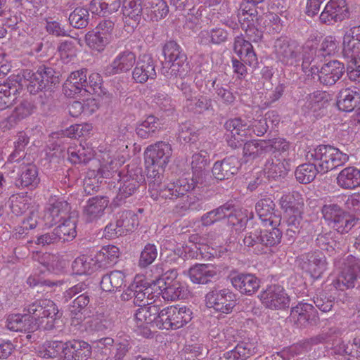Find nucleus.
<instances>
[{"label":"nucleus","mask_w":360,"mask_h":360,"mask_svg":"<svg viewBox=\"0 0 360 360\" xmlns=\"http://www.w3.org/2000/svg\"><path fill=\"white\" fill-rule=\"evenodd\" d=\"M148 193L154 200L162 202L174 200L190 191L193 190V183L189 182L187 178L179 179L176 182L163 184V176L160 172H149Z\"/></svg>","instance_id":"1"},{"label":"nucleus","mask_w":360,"mask_h":360,"mask_svg":"<svg viewBox=\"0 0 360 360\" xmlns=\"http://www.w3.org/2000/svg\"><path fill=\"white\" fill-rule=\"evenodd\" d=\"M307 158L314 160L319 173L326 174L349 161V155L330 145H319L308 152Z\"/></svg>","instance_id":"2"},{"label":"nucleus","mask_w":360,"mask_h":360,"mask_svg":"<svg viewBox=\"0 0 360 360\" xmlns=\"http://www.w3.org/2000/svg\"><path fill=\"white\" fill-rule=\"evenodd\" d=\"M172 155V146L165 141H158L148 146L144 153L145 165L147 170V176L153 170L160 172L169 163Z\"/></svg>","instance_id":"3"},{"label":"nucleus","mask_w":360,"mask_h":360,"mask_svg":"<svg viewBox=\"0 0 360 360\" xmlns=\"http://www.w3.org/2000/svg\"><path fill=\"white\" fill-rule=\"evenodd\" d=\"M192 319V311L186 307L169 306L162 309L160 329L177 330L185 326Z\"/></svg>","instance_id":"4"},{"label":"nucleus","mask_w":360,"mask_h":360,"mask_svg":"<svg viewBox=\"0 0 360 360\" xmlns=\"http://www.w3.org/2000/svg\"><path fill=\"white\" fill-rule=\"evenodd\" d=\"M321 212L328 224L340 233H347L355 225V219L337 204L323 205Z\"/></svg>","instance_id":"5"},{"label":"nucleus","mask_w":360,"mask_h":360,"mask_svg":"<svg viewBox=\"0 0 360 360\" xmlns=\"http://www.w3.org/2000/svg\"><path fill=\"white\" fill-rule=\"evenodd\" d=\"M162 309L157 304L141 306L134 314L136 326L143 336L148 337L150 335V327H156L160 329L159 321H160Z\"/></svg>","instance_id":"6"},{"label":"nucleus","mask_w":360,"mask_h":360,"mask_svg":"<svg viewBox=\"0 0 360 360\" xmlns=\"http://www.w3.org/2000/svg\"><path fill=\"white\" fill-rule=\"evenodd\" d=\"M163 54L170 63L171 73L176 76H184L188 72L187 56L181 47L174 41H167L163 47Z\"/></svg>","instance_id":"7"},{"label":"nucleus","mask_w":360,"mask_h":360,"mask_svg":"<svg viewBox=\"0 0 360 360\" xmlns=\"http://www.w3.org/2000/svg\"><path fill=\"white\" fill-rule=\"evenodd\" d=\"M358 280H360V261L350 256L333 284L337 290H345L355 287Z\"/></svg>","instance_id":"8"},{"label":"nucleus","mask_w":360,"mask_h":360,"mask_svg":"<svg viewBox=\"0 0 360 360\" xmlns=\"http://www.w3.org/2000/svg\"><path fill=\"white\" fill-rule=\"evenodd\" d=\"M206 305L217 311L230 313L236 304V295L229 289L212 290L205 296Z\"/></svg>","instance_id":"9"},{"label":"nucleus","mask_w":360,"mask_h":360,"mask_svg":"<svg viewBox=\"0 0 360 360\" xmlns=\"http://www.w3.org/2000/svg\"><path fill=\"white\" fill-rule=\"evenodd\" d=\"M233 207L231 205L226 203L213 210L204 214L201 217V222L203 226H207L214 223L224 219L226 217L229 219V223L232 226L240 224L243 226L247 221V217H238L236 213H233Z\"/></svg>","instance_id":"10"},{"label":"nucleus","mask_w":360,"mask_h":360,"mask_svg":"<svg viewBox=\"0 0 360 360\" xmlns=\"http://www.w3.org/2000/svg\"><path fill=\"white\" fill-rule=\"evenodd\" d=\"M262 303L271 309H283L289 307L290 297L280 285H270L259 295Z\"/></svg>","instance_id":"11"},{"label":"nucleus","mask_w":360,"mask_h":360,"mask_svg":"<svg viewBox=\"0 0 360 360\" xmlns=\"http://www.w3.org/2000/svg\"><path fill=\"white\" fill-rule=\"evenodd\" d=\"M300 51L297 43L287 37H280L274 43L276 58L285 65H292L296 63Z\"/></svg>","instance_id":"12"},{"label":"nucleus","mask_w":360,"mask_h":360,"mask_svg":"<svg viewBox=\"0 0 360 360\" xmlns=\"http://www.w3.org/2000/svg\"><path fill=\"white\" fill-rule=\"evenodd\" d=\"M349 15L345 0H330L321 12L319 19L322 23L330 25L340 22Z\"/></svg>","instance_id":"13"},{"label":"nucleus","mask_w":360,"mask_h":360,"mask_svg":"<svg viewBox=\"0 0 360 360\" xmlns=\"http://www.w3.org/2000/svg\"><path fill=\"white\" fill-rule=\"evenodd\" d=\"M224 128L231 133V138L227 140V143L232 148H236L250 135V125L240 117L228 120Z\"/></svg>","instance_id":"14"},{"label":"nucleus","mask_w":360,"mask_h":360,"mask_svg":"<svg viewBox=\"0 0 360 360\" xmlns=\"http://www.w3.org/2000/svg\"><path fill=\"white\" fill-rule=\"evenodd\" d=\"M301 267L314 278H319L326 269V259L321 251L309 252L301 257Z\"/></svg>","instance_id":"15"},{"label":"nucleus","mask_w":360,"mask_h":360,"mask_svg":"<svg viewBox=\"0 0 360 360\" xmlns=\"http://www.w3.org/2000/svg\"><path fill=\"white\" fill-rule=\"evenodd\" d=\"M33 105L27 101H22L15 107L12 113L0 121V129L3 131L11 130L16 127L22 120L32 115Z\"/></svg>","instance_id":"16"},{"label":"nucleus","mask_w":360,"mask_h":360,"mask_svg":"<svg viewBox=\"0 0 360 360\" xmlns=\"http://www.w3.org/2000/svg\"><path fill=\"white\" fill-rule=\"evenodd\" d=\"M345 71L344 64L334 60L323 64L320 70L317 69L316 75H318L321 84L330 86L342 77Z\"/></svg>","instance_id":"17"},{"label":"nucleus","mask_w":360,"mask_h":360,"mask_svg":"<svg viewBox=\"0 0 360 360\" xmlns=\"http://www.w3.org/2000/svg\"><path fill=\"white\" fill-rule=\"evenodd\" d=\"M241 166L237 157L229 156L217 161L212 167V174L217 180L229 179L236 174Z\"/></svg>","instance_id":"18"},{"label":"nucleus","mask_w":360,"mask_h":360,"mask_svg":"<svg viewBox=\"0 0 360 360\" xmlns=\"http://www.w3.org/2000/svg\"><path fill=\"white\" fill-rule=\"evenodd\" d=\"M136 63L134 52L126 50L120 52L105 69V74L111 76L129 71Z\"/></svg>","instance_id":"19"},{"label":"nucleus","mask_w":360,"mask_h":360,"mask_svg":"<svg viewBox=\"0 0 360 360\" xmlns=\"http://www.w3.org/2000/svg\"><path fill=\"white\" fill-rule=\"evenodd\" d=\"M255 210L264 226H277L281 222L280 215L275 212V204L271 198L259 200Z\"/></svg>","instance_id":"20"},{"label":"nucleus","mask_w":360,"mask_h":360,"mask_svg":"<svg viewBox=\"0 0 360 360\" xmlns=\"http://www.w3.org/2000/svg\"><path fill=\"white\" fill-rule=\"evenodd\" d=\"M155 67L151 56L148 54L141 56L133 71V78L139 83H145L148 79H155L156 77Z\"/></svg>","instance_id":"21"},{"label":"nucleus","mask_w":360,"mask_h":360,"mask_svg":"<svg viewBox=\"0 0 360 360\" xmlns=\"http://www.w3.org/2000/svg\"><path fill=\"white\" fill-rule=\"evenodd\" d=\"M63 360H85L91 354V346L84 341L72 340L63 345Z\"/></svg>","instance_id":"22"},{"label":"nucleus","mask_w":360,"mask_h":360,"mask_svg":"<svg viewBox=\"0 0 360 360\" xmlns=\"http://www.w3.org/2000/svg\"><path fill=\"white\" fill-rule=\"evenodd\" d=\"M86 71L80 70L72 72L63 85V92L68 97L86 93Z\"/></svg>","instance_id":"23"},{"label":"nucleus","mask_w":360,"mask_h":360,"mask_svg":"<svg viewBox=\"0 0 360 360\" xmlns=\"http://www.w3.org/2000/svg\"><path fill=\"white\" fill-rule=\"evenodd\" d=\"M210 164V156L206 150H200L192 155L191 168L193 177L188 179L189 182L193 183V188L198 184H202L206 167Z\"/></svg>","instance_id":"24"},{"label":"nucleus","mask_w":360,"mask_h":360,"mask_svg":"<svg viewBox=\"0 0 360 360\" xmlns=\"http://www.w3.org/2000/svg\"><path fill=\"white\" fill-rule=\"evenodd\" d=\"M290 169V160L281 156V154H275L266 162L264 172L268 179L276 180L283 178Z\"/></svg>","instance_id":"25"},{"label":"nucleus","mask_w":360,"mask_h":360,"mask_svg":"<svg viewBox=\"0 0 360 360\" xmlns=\"http://www.w3.org/2000/svg\"><path fill=\"white\" fill-rule=\"evenodd\" d=\"M233 286L241 293L252 295L259 288V280L251 274H237L231 278Z\"/></svg>","instance_id":"26"},{"label":"nucleus","mask_w":360,"mask_h":360,"mask_svg":"<svg viewBox=\"0 0 360 360\" xmlns=\"http://www.w3.org/2000/svg\"><path fill=\"white\" fill-rule=\"evenodd\" d=\"M120 183L118 193L116 199L123 200L132 195L143 181L141 174H126L117 179Z\"/></svg>","instance_id":"27"},{"label":"nucleus","mask_w":360,"mask_h":360,"mask_svg":"<svg viewBox=\"0 0 360 360\" xmlns=\"http://www.w3.org/2000/svg\"><path fill=\"white\" fill-rule=\"evenodd\" d=\"M109 200L106 196H96L89 198L83 208V214L86 221L91 222L100 218L108 207Z\"/></svg>","instance_id":"28"},{"label":"nucleus","mask_w":360,"mask_h":360,"mask_svg":"<svg viewBox=\"0 0 360 360\" xmlns=\"http://www.w3.org/2000/svg\"><path fill=\"white\" fill-rule=\"evenodd\" d=\"M336 184L345 190H352L360 186V169L355 167H345L338 174Z\"/></svg>","instance_id":"29"},{"label":"nucleus","mask_w":360,"mask_h":360,"mask_svg":"<svg viewBox=\"0 0 360 360\" xmlns=\"http://www.w3.org/2000/svg\"><path fill=\"white\" fill-rule=\"evenodd\" d=\"M234 51L240 60L250 66L257 64V57L251 43L243 37H237L234 41Z\"/></svg>","instance_id":"30"},{"label":"nucleus","mask_w":360,"mask_h":360,"mask_svg":"<svg viewBox=\"0 0 360 360\" xmlns=\"http://www.w3.org/2000/svg\"><path fill=\"white\" fill-rule=\"evenodd\" d=\"M141 1L124 0L122 13L124 22L131 27H136L141 21L143 6Z\"/></svg>","instance_id":"31"},{"label":"nucleus","mask_w":360,"mask_h":360,"mask_svg":"<svg viewBox=\"0 0 360 360\" xmlns=\"http://www.w3.org/2000/svg\"><path fill=\"white\" fill-rule=\"evenodd\" d=\"M191 281L195 284H207L217 276L216 270L209 264H197L188 270Z\"/></svg>","instance_id":"32"},{"label":"nucleus","mask_w":360,"mask_h":360,"mask_svg":"<svg viewBox=\"0 0 360 360\" xmlns=\"http://www.w3.org/2000/svg\"><path fill=\"white\" fill-rule=\"evenodd\" d=\"M280 205L285 214L303 212L304 198L299 192L292 191L281 198Z\"/></svg>","instance_id":"33"},{"label":"nucleus","mask_w":360,"mask_h":360,"mask_svg":"<svg viewBox=\"0 0 360 360\" xmlns=\"http://www.w3.org/2000/svg\"><path fill=\"white\" fill-rule=\"evenodd\" d=\"M154 287L159 288L165 300L174 301L184 296V287L179 281H157Z\"/></svg>","instance_id":"34"},{"label":"nucleus","mask_w":360,"mask_h":360,"mask_svg":"<svg viewBox=\"0 0 360 360\" xmlns=\"http://www.w3.org/2000/svg\"><path fill=\"white\" fill-rule=\"evenodd\" d=\"M70 212L68 203L64 200H56L47 208L45 217L51 226L67 219Z\"/></svg>","instance_id":"35"},{"label":"nucleus","mask_w":360,"mask_h":360,"mask_svg":"<svg viewBox=\"0 0 360 360\" xmlns=\"http://www.w3.org/2000/svg\"><path fill=\"white\" fill-rule=\"evenodd\" d=\"M6 327L10 330L19 332H32L37 330V324L28 316L11 314L6 319Z\"/></svg>","instance_id":"36"},{"label":"nucleus","mask_w":360,"mask_h":360,"mask_svg":"<svg viewBox=\"0 0 360 360\" xmlns=\"http://www.w3.org/2000/svg\"><path fill=\"white\" fill-rule=\"evenodd\" d=\"M125 276L121 271H112L102 277L100 285L103 291L112 292L120 290L124 285Z\"/></svg>","instance_id":"37"},{"label":"nucleus","mask_w":360,"mask_h":360,"mask_svg":"<svg viewBox=\"0 0 360 360\" xmlns=\"http://www.w3.org/2000/svg\"><path fill=\"white\" fill-rule=\"evenodd\" d=\"M161 125L162 124L158 117L149 115L137 125L136 132L140 138L148 139L159 132Z\"/></svg>","instance_id":"38"},{"label":"nucleus","mask_w":360,"mask_h":360,"mask_svg":"<svg viewBox=\"0 0 360 360\" xmlns=\"http://www.w3.org/2000/svg\"><path fill=\"white\" fill-rule=\"evenodd\" d=\"M114 323L115 321L110 314L101 311H97L87 322L89 328L94 331L112 330Z\"/></svg>","instance_id":"39"},{"label":"nucleus","mask_w":360,"mask_h":360,"mask_svg":"<svg viewBox=\"0 0 360 360\" xmlns=\"http://www.w3.org/2000/svg\"><path fill=\"white\" fill-rule=\"evenodd\" d=\"M116 224L120 229V233L127 235L134 232L139 224V217L132 211H123L119 213Z\"/></svg>","instance_id":"40"},{"label":"nucleus","mask_w":360,"mask_h":360,"mask_svg":"<svg viewBox=\"0 0 360 360\" xmlns=\"http://www.w3.org/2000/svg\"><path fill=\"white\" fill-rule=\"evenodd\" d=\"M316 53L317 48L312 45L306 44L303 47L302 70L305 74L311 77L316 75V71L318 69L316 60L319 56H316Z\"/></svg>","instance_id":"41"},{"label":"nucleus","mask_w":360,"mask_h":360,"mask_svg":"<svg viewBox=\"0 0 360 360\" xmlns=\"http://www.w3.org/2000/svg\"><path fill=\"white\" fill-rule=\"evenodd\" d=\"M121 6V0H91L89 10L95 14L103 16L117 12Z\"/></svg>","instance_id":"42"},{"label":"nucleus","mask_w":360,"mask_h":360,"mask_svg":"<svg viewBox=\"0 0 360 360\" xmlns=\"http://www.w3.org/2000/svg\"><path fill=\"white\" fill-rule=\"evenodd\" d=\"M90 302L89 296L86 293L78 295L70 306V316L72 324L78 325L83 321L84 316L82 313Z\"/></svg>","instance_id":"43"},{"label":"nucleus","mask_w":360,"mask_h":360,"mask_svg":"<svg viewBox=\"0 0 360 360\" xmlns=\"http://www.w3.org/2000/svg\"><path fill=\"white\" fill-rule=\"evenodd\" d=\"M359 99V93L349 89H345L340 92L337 105L340 110L351 112L356 106Z\"/></svg>","instance_id":"44"},{"label":"nucleus","mask_w":360,"mask_h":360,"mask_svg":"<svg viewBox=\"0 0 360 360\" xmlns=\"http://www.w3.org/2000/svg\"><path fill=\"white\" fill-rule=\"evenodd\" d=\"M266 141H250L243 146V158L245 162L252 160L268 152Z\"/></svg>","instance_id":"45"},{"label":"nucleus","mask_w":360,"mask_h":360,"mask_svg":"<svg viewBox=\"0 0 360 360\" xmlns=\"http://www.w3.org/2000/svg\"><path fill=\"white\" fill-rule=\"evenodd\" d=\"M212 86L218 101L226 105H232L236 99V93H234L227 84H222L218 78L212 79Z\"/></svg>","instance_id":"46"},{"label":"nucleus","mask_w":360,"mask_h":360,"mask_svg":"<svg viewBox=\"0 0 360 360\" xmlns=\"http://www.w3.org/2000/svg\"><path fill=\"white\" fill-rule=\"evenodd\" d=\"M314 312V307L308 303H299L292 307L290 318L296 323L304 326L308 322Z\"/></svg>","instance_id":"47"},{"label":"nucleus","mask_w":360,"mask_h":360,"mask_svg":"<svg viewBox=\"0 0 360 360\" xmlns=\"http://www.w3.org/2000/svg\"><path fill=\"white\" fill-rule=\"evenodd\" d=\"M329 94L326 91H316L306 97L304 108L314 112L326 108L328 103Z\"/></svg>","instance_id":"48"},{"label":"nucleus","mask_w":360,"mask_h":360,"mask_svg":"<svg viewBox=\"0 0 360 360\" xmlns=\"http://www.w3.org/2000/svg\"><path fill=\"white\" fill-rule=\"evenodd\" d=\"M302 214L303 212L285 214L287 224L285 237L289 243H292L300 231Z\"/></svg>","instance_id":"49"},{"label":"nucleus","mask_w":360,"mask_h":360,"mask_svg":"<svg viewBox=\"0 0 360 360\" xmlns=\"http://www.w3.org/2000/svg\"><path fill=\"white\" fill-rule=\"evenodd\" d=\"M30 142V137L25 131H20L16 135V139L14 141V150L9 155L8 161L11 162H19L24 159L25 147Z\"/></svg>","instance_id":"50"},{"label":"nucleus","mask_w":360,"mask_h":360,"mask_svg":"<svg viewBox=\"0 0 360 360\" xmlns=\"http://www.w3.org/2000/svg\"><path fill=\"white\" fill-rule=\"evenodd\" d=\"M156 287H154V283L146 286L145 285H139L136 283L134 303L141 307L153 304L152 300L155 297L153 290Z\"/></svg>","instance_id":"51"},{"label":"nucleus","mask_w":360,"mask_h":360,"mask_svg":"<svg viewBox=\"0 0 360 360\" xmlns=\"http://www.w3.org/2000/svg\"><path fill=\"white\" fill-rule=\"evenodd\" d=\"M18 89L9 83L0 84V110H5L16 103Z\"/></svg>","instance_id":"52"},{"label":"nucleus","mask_w":360,"mask_h":360,"mask_svg":"<svg viewBox=\"0 0 360 360\" xmlns=\"http://www.w3.org/2000/svg\"><path fill=\"white\" fill-rule=\"evenodd\" d=\"M319 172L316 164L305 163L298 166L295 172L296 179L301 184L311 182Z\"/></svg>","instance_id":"53"},{"label":"nucleus","mask_w":360,"mask_h":360,"mask_svg":"<svg viewBox=\"0 0 360 360\" xmlns=\"http://www.w3.org/2000/svg\"><path fill=\"white\" fill-rule=\"evenodd\" d=\"M269 121H271L272 124L276 125L279 122L278 114L274 111H269L266 113L264 117H262L260 119L255 120L252 124H250V127H252L257 136H261L267 131Z\"/></svg>","instance_id":"54"},{"label":"nucleus","mask_w":360,"mask_h":360,"mask_svg":"<svg viewBox=\"0 0 360 360\" xmlns=\"http://www.w3.org/2000/svg\"><path fill=\"white\" fill-rule=\"evenodd\" d=\"M22 187L36 186L39 183L38 169L34 165L28 164L22 167V172L18 180Z\"/></svg>","instance_id":"55"},{"label":"nucleus","mask_w":360,"mask_h":360,"mask_svg":"<svg viewBox=\"0 0 360 360\" xmlns=\"http://www.w3.org/2000/svg\"><path fill=\"white\" fill-rule=\"evenodd\" d=\"M110 38L99 32H89L85 35L86 45L91 49L101 52L110 43Z\"/></svg>","instance_id":"56"},{"label":"nucleus","mask_w":360,"mask_h":360,"mask_svg":"<svg viewBox=\"0 0 360 360\" xmlns=\"http://www.w3.org/2000/svg\"><path fill=\"white\" fill-rule=\"evenodd\" d=\"M54 230L59 240H71L75 238L77 235L76 221L68 217L61 224L55 228Z\"/></svg>","instance_id":"57"},{"label":"nucleus","mask_w":360,"mask_h":360,"mask_svg":"<svg viewBox=\"0 0 360 360\" xmlns=\"http://www.w3.org/2000/svg\"><path fill=\"white\" fill-rule=\"evenodd\" d=\"M38 70L33 72L29 70H25L22 72L25 85L31 94H36L40 91L45 90L44 84L41 82V76Z\"/></svg>","instance_id":"58"},{"label":"nucleus","mask_w":360,"mask_h":360,"mask_svg":"<svg viewBox=\"0 0 360 360\" xmlns=\"http://www.w3.org/2000/svg\"><path fill=\"white\" fill-rule=\"evenodd\" d=\"M95 267L96 264L93 259L86 255L77 257L72 264L73 272L77 275L91 274Z\"/></svg>","instance_id":"59"},{"label":"nucleus","mask_w":360,"mask_h":360,"mask_svg":"<svg viewBox=\"0 0 360 360\" xmlns=\"http://www.w3.org/2000/svg\"><path fill=\"white\" fill-rule=\"evenodd\" d=\"M343 53L347 60L360 58V41L345 35L343 37Z\"/></svg>","instance_id":"60"},{"label":"nucleus","mask_w":360,"mask_h":360,"mask_svg":"<svg viewBox=\"0 0 360 360\" xmlns=\"http://www.w3.org/2000/svg\"><path fill=\"white\" fill-rule=\"evenodd\" d=\"M89 10L84 8H76L69 16L70 24L77 29L86 27L89 24Z\"/></svg>","instance_id":"61"},{"label":"nucleus","mask_w":360,"mask_h":360,"mask_svg":"<svg viewBox=\"0 0 360 360\" xmlns=\"http://www.w3.org/2000/svg\"><path fill=\"white\" fill-rule=\"evenodd\" d=\"M63 345L60 341H46L38 347L37 354L42 358H55L63 350Z\"/></svg>","instance_id":"62"},{"label":"nucleus","mask_w":360,"mask_h":360,"mask_svg":"<svg viewBox=\"0 0 360 360\" xmlns=\"http://www.w3.org/2000/svg\"><path fill=\"white\" fill-rule=\"evenodd\" d=\"M120 250L115 245H107L101 248L98 254V259L104 262V265H112L117 262Z\"/></svg>","instance_id":"63"},{"label":"nucleus","mask_w":360,"mask_h":360,"mask_svg":"<svg viewBox=\"0 0 360 360\" xmlns=\"http://www.w3.org/2000/svg\"><path fill=\"white\" fill-rule=\"evenodd\" d=\"M240 360H245L257 352V341H244L238 343L233 349Z\"/></svg>","instance_id":"64"}]
</instances>
